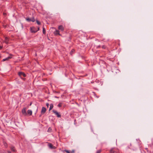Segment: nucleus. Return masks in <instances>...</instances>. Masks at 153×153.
Here are the masks:
<instances>
[{
  "instance_id": "20",
  "label": "nucleus",
  "mask_w": 153,
  "mask_h": 153,
  "mask_svg": "<svg viewBox=\"0 0 153 153\" xmlns=\"http://www.w3.org/2000/svg\"><path fill=\"white\" fill-rule=\"evenodd\" d=\"M101 152V149H100V150H97V152H96V153H100Z\"/></svg>"
},
{
  "instance_id": "2",
  "label": "nucleus",
  "mask_w": 153,
  "mask_h": 153,
  "mask_svg": "<svg viewBox=\"0 0 153 153\" xmlns=\"http://www.w3.org/2000/svg\"><path fill=\"white\" fill-rule=\"evenodd\" d=\"M131 148L128 147L130 149L133 150H135L137 149V145H138L135 144H133L132 145L131 144H130Z\"/></svg>"
},
{
  "instance_id": "28",
  "label": "nucleus",
  "mask_w": 153,
  "mask_h": 153,
  "mask_svg": "<svg viewBox=\"0 0 153 153\" xmlns=\"http://www.w3.org/2000/svg\"><path fill=\"white\" fill-rule=\"evenodd\" d=\"M95 95V97H97V98H98L99 97V96H97L96 95V94H95V95Z\"/></svg>"
},
{
  "instance_id": "29",
  "label": "nucleus",
  "mask_w": 153,
  "mask_h": 153,
  "mask_svg": "<svg viewBox=\"0 0 153 153\" xmlns=\"http://www.w3.org/2000/svg\"><path fill=\"white\" fill-rule=\"evenodd\" d=\"M2 47L1 46H0V49H1L2 48Z\"/></svg>"
},
{
  "instance_id": "18",
  "label": "nucleus",
  "mask_w": 153,
  "mask_h": 153,
  "mask_svg": "<svg viewBox=\"0 0 153 153\" xmlns=\"http://www.w3.org/2000/svg\"><path fill=\"white\" fill-rule=\"evenodd\" d=\"M45 29L44 28H43V34H45Z\"/></svg>"
},
{
  "instance_id": "21",
  "label": "nucleus",
  "mask_w": 153,
  "mask_h": 153,
  "mask_svg": "<svg viewBox=\"0 0 153 153\" xmlns=\"http://www.w3.org/2000/svg\"><path fill=\"white\" fill-rule=\"evenodd\" d=\"M5 39L6 42L8 41V38L7 37H6L5 38Z\"/></svg>"
},
{
  "instance_id": "33",
  "label": "nucleus",
  "mask_w": 153,
  "mask_h": 153,
  "mask_svg": "<svg viewBox=\"0 0 153 153\" xmlns=\"http://www.w3.org/2000/svg\"><path fill=\"white\" fill-rule=\"evenodd\" d=\"M55 97L56 98H57V97Z\"/></svg>"
},
{
  "instance_id": "26",
  "label": "nucleus",
  "mask_w": 153,
  "mask_h": 153,
  "mask_svg": "<svg viewBox=\"0 0 153 153\" xmlns=\"http://www.w3.org/2000/svg\"><path fill=\"white\" fill-rule=\"evenodd\" d=\"M49 105V103H46V105L47 106V107H48Z\"/></svg>"
},
{
  "instance_id": "30",
  "label": "nucleus",
  "mask_w": 153,
  "mask_h": 153,
  "mask_svg": "<svg viewBox=\"0 0 153 153\" xmlns=\"http://www.w3.org/2000/svg\"><path fill=\"white\" fill-rule=\"evenodd\" d=\"M7 152H8V153H11V152H10V151H8Z\"/></svg>"
},
{
  "instance_id": "7",
  "label": "nucleus",
  "mask_w": 153,
  "mask_h": 153,
  "mask_svg": "<svg viewBox=\"0 0 153 153\" xmlns=\"http://www.w3.org/2000/svg\"><path fill=\"white\" fill-rule=\"evenodd\" d=\"M58 28L59 30L62 31H64V27L62 25H60L59 26Z\"/></svg>"
},
{
  "instance_id": "27",
  "label": "nucleus",
  "mask_w": 153,
  "mask_h": 153,
  "mask_svg": "<svg viewBox=\"0 0 153 153\" xmlns=\"http://www.w3.org/2000/svg\"><path fill=\"white\" fill-rule=\"evenodd\" d=\"M38 28V30H37V31L39 30V27H37Z\"/></svg>"
},
{
  "instance_id": "13",
  "label": "nucleus",
  "mask_w": 153,
  "mask_h": 153,
  "mask_svg": "<svg viewBox=\"0 0 153 153\" xmlns=\"http://www.w3.org/2000/svg\"><path fill=\"white\" fill-rule=\"evenodd\" d=\"M10 149L12 151H13V152H16V150L15 149V148L14 146H11Z\"/></svg>"
},
{
  "instance_id": "14",
  "label": "nucleus",
  "mask_w": 153,
  "mask_h": 153,
  "mask_svg": "<svg viewBox=\"0 0 153 153\" xmlns=\"http://www.w3.org/2000/svg\"><path fill=\"white\" fill-rule=\"evenodd\" d=\"M53 105L52 104H51L50 105V107L49 109V111H50L53 108Z\"/></svg>"
},
{
  "instance_id": "24",
  "label": "nucleus",
  "mask_w": 153,
  "mask_h": 153,
  "mask_svg": "<svg viewBox=\"0 0 153 153\" xmlns=\"http://www.w3.org/2000/svg\"><path fill=\"white\" fill-rule=\"evenodd\" d=\"M74 152L75 151L74 150L70 152L71 153H74Z\"/></svg>"
},
{
  "instance_id": "10",
  "label": "nucleus",
  "mask_w": 153,
  "mask_h": 153,
  "mask_svg": "<svg viewBox=\"0 0 153 153\" xmlns=\"http://www.w3.org/2000/svg\"><path fill=\"white\" fill-rule=\"evenodd\" d=\"M27 114H28L30 116L32 115V112L31 110H29L27 111Z\"/></svg>"
},
{
  "instance_id": "15",
  "label": "nucleus",
  "mask_w": 153,
  "mask_h": 153,
  "mask_svg": "<svg viewBox=\"0 0 153 153\" xmlns=\"http://www.w3.org/2000/svg\"><path fill=\"white\" fill-rule=\"evenodd\" d=\"M26 20L28 22H30L31 21V18H27L26 19Z\"/></svg>"
},
{
  "instance_id": "32",
  "label": "nucleus",
  "mask_w": 153,
  "mask_h": 153,
  "mask_svg": "<svg viewBox=\"0 0 153 153\" xmlns=\"http://www.w3.org/2000/svg\"><path fill=\"white\" fill-rule=\"evenodd\" d=\"M31 105V103L30 104V105Z\"/></svg>"
},
{
  "instance_id": "19",
  "label": "nucleus",
  "mask_w": 153,
  "mask_h": 153,
  "mask_svg": "<svg viewBox=\"0 0 153 153\" xmlns=\"http://www.w3.org/2000/svg\"><path fill=\"white\" fill-rule=\"evenodd\" d=\"M36 22L38 25H40L41 24V23L38 20H36Z\"/></svg>"
},
{
  "instance_id": "17",
  "label": "nucleus",
  "mask_w": 153,
  "mask_h": 153,
  "mask_svg": "<svg viewBox=\"0 0 153 153\" xmlns=\"http://www.w3.org/2000/svg\"><path fill=\"white\" fill-rule=\"evenodd\" d=\"M62 106V104L61 103H59L57 105V106L59 108L61 107Z\"/></svg>"
},
{
  "instance_id": "23",
  "label": "nucleus",
  "mask_w": 153,
  "mask_h": 153,
  "mask_svg": "<svg viewBox=\"0 0 153 153\" xmlns=\"http://www.w3.org/2000/svg\"><path fill=\"white\" fill-rule=\"evenodd\" d=\"M102 48H103V49H105L106 48V47L105 45H103L102 46Z\"/></svg>"
},
{
  "instance_id": "8",
  "label": "nucleus",
  "mask_w": 153,
  "mask_h": 153,
  "mask_svg": "<svg viewBox=\"0 0 153 153\" xmlns=\"http://www.w3.org/2000/svg\"><path fill=\"white\" fill-rule=\"evenodd\" d=\"M48 147L51 149H54L55 148V147L53 146L51 143H48Z\"/></svg>"
},
{
  "instance_id": "34",
  "label": "nucleus",
  "mask_w": 153,
  "mask_h": 153,
  "mask_svg": "<svg viewBox=\"0 0 153 153\" xmlns=\"http://www.w3.org/2000/svg\"><path fill=\"white\" fill-rule=\"evenodd\" d=\"M4 15H5V13H4Z\"/></svg>"
},
{
  "instance_id": "16",
  "label": "nucleus",
  "mask_w": 153,
  "mask_h": 153,
  "mask_svg": "<svg viewBox=\"0 0 153 153\" xmlns=\"http://www.w3.org/2000/svg\"><path fill=\"white\" fill-rule=\"evenodd\" d=\"M35 19L33 17L31 18V21L33 22H34L35 21Z\"/></svg>"
},
{
  "instance_id": "9",
  "label": "nucleus",
  "mask_w": 153,
  "mask_h": 153,
  "mask_svg": "<svg viewBox=\"0 0 153 153\" xmlns=\"http://www.w3.org/2000/svg\"><path fill=\"white\" fill-rule=\"evenodd\" d=\"M46 111V109L44 107H42L41 110L42 114H44Z\"/></svg>"
},
{
  "instance_id": "6",
  "label": "nucleus",
  "mask_w": 153,
  "mask_h": 153,
  "mask_svg": "<svg viewBox=\"0 0 153 153\" xmlns=\"http://www.w3.org/2000/svg\"><path fill=\"white\" fill-rule=\"evenodd\" d=\"M53 33L55 35H59L61 36V34L59 33V30H56Z\"/></svg>"
},
{
  "instance_id": "5",
  "label": "nucleus",
  "mask_w": 153,
  "mask_h": 153,
  "mask_svg": "<svg viewBox=\"0 0 153 153\" xmlns=\"http://www.w3.org/2000/svg\"><path fill=\"white\" fill-rule=\"evenodd\" d=\"M22 113L24 116H26L27 115V114L26 112V108H24L22 110Z\"/></svg>"
},
{
  "instance_id": "1",
  "label": "nucleus",
  "mask_w": 153,
  "mask_h": 153,
  "mask_svg": "<svg viewBox=\"0 0 153 153\" xmlns=\"http://www.w3.org/2000/svg\"><path fill=\"white\" fill-rule=\"evenodd\" d=\"M18 75L23 80H25V79L23 77H25L26 76V74L24 72H19L18 73Z\"/></svg>"
},
{
  "instance_id": "22",
  "label": "nucleus",
  "mask_w": 153,
  "mask_h": 153,
  "mask_svg": "<svg viewBox=\"0 0 153 153\" xmlns=\"http://www.w3.org/2000/svg\"><path fill=\"white\" fill-rule=\"evenodd\" d=\"M4 146H5L6 147H7V143H4Z\"/></svg>"
},
{
  "instance_id": "4",
  "label": "nucleus",
  "mask_w": 153,
  "mask_h": 153,
  "mask_svg": "<svg viewBox=\"0 0 153 153\" xmlns=\"http://www.w3.org/2000/svg\"><path fill=\"white\" fill-rule=\"evenodd\" d=\"M30 31L32 33H35L37 31L36 28L33 27H30Z\"/></svg>"
},
{
  "instance_id": "12",
  "label": "nucleus",
  "mask_w": 153,
  "mask_h": 153,
  "mask_svg": "<svg viewBox=\"0 0 153 153\" xmlns=\"http://www.w3.org/2000/svg\"><path fill=\"white\" fill-rule=\"evenodd\" d=\"M12 58L11 56H8V57L2 60L3 61H4L6 60H8L9 59H11Z\"/></svg>"
},
{
  "instance_id": "11",
  "label": "nucleus",
  "mask_w": 153,
  "mask_h": 153,
  "mask_svg": "<svg viewBox=\"0 0 153 153\" xmlns=\"http://www.w3.org/2000/svg\"><path fill=\"white\" fill-rule=\"evenodd\" d=\"M114 148H111L110 151V153H117V152L115 151L114 150Z\"/></svg>"
},
{
  "instance_id": "3",
  "label": "nucleus",
  "mask_w": 153,
  "mask_h": 153,
  "mask_svg": "<svg viewBox=\"0 0 153 153\" xmlns=\"http://www.w3.org/2000/svg\"><path fill=\"white\" fill-rule=\"evenodd\" d=\"M52 111L53 113H54L59 118L61 117V115L56 110H53Z\"/></svg>"
},
{
  "instance_id": "25",
  "label": "nucleus",
  "mask_w": 153,
  "mask_h": 153,
  "mask_svg": "<svg viewBox=\"0 0 153 153\" xmlns=\"http://www.w3.org/2000/svg\"><path fill=\"white\" fill-rule=\"evenodd\" d=\"M74 49H72L71 52V54L72 53H73L74 51Z\"/></svg>"
},
{
  "instance_id": "31",
  "label": "nucleus",
  "mask_w": 153,
  "mask_h": 153,
  "mask_svg": "<svg viewBox=\"0 0 153 153\" xmlns=\"http://www.w3.org/2000/svg\"><path fill=\"white\" fill-rule=\"evenodd\" d=\"M100 45H99V46H97V48H100Z\"/></svg>"
}]
</instances>
